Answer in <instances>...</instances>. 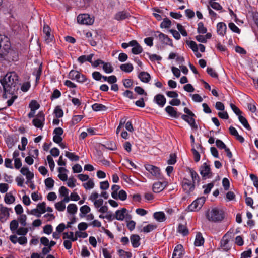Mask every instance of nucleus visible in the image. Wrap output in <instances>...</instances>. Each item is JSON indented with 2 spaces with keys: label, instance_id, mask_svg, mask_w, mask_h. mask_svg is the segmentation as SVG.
Segmentation results:
<instances>
[{
  "label": "nucleus",
  "instance_id": "nucleus-5",
  "mask_svg": "<svg viewBox=\"0 0 258 258\" xmlns=\"http://www.w3.org/2000/svg\"><path fill=\"white\" fill-rule=\"evenodd\" d=\"M205 202V199L201 197L197 199L188 207L189 211H199L203 206Z\"/></svg>",
  "mask_w": 258,
  "mask_h": 258
},
{
  "label": "nucleus",
  "instance_id": "nucleus-62",
  "mask_svg": "<svg viewBox=\"0 0 258 258\" xmlns=\"http://www.w3.org/2000/svg\"><path fill=\"white\" fill-rule=\"evenodd\" d=\"M191 151L194 155L195 161L198 162L200 160L201 156L200 154L194 148H192Z\"/></svg>",
  "mask_w": 258,
  "mask_h": 258
},
{
  "label": "nucleus",
  "instance_id": "nucleus-7",
  "mask_svg": "<svg viewBox=\"0 0 258 258\" xmlns=\"http://www.w3.org/2000/svg\"><path fill=\"white\" fill-rule=\"evenodd\" d=\"M200 170L201 175L205 179L209 178L212 176L213 174L211 171L210 166L206 163H203L201 166Z\"/></svg>",
  "mask_w": 258,
  "mask_h": 258
},
{
  "label": "nucleus",
  "instance_id": "nucleus-44",
  "mask_svg": "<svg viewBox=\"0 0 258 258\" xmlns=\"http://www.w3.org/2000/svg\"><path fill=\"white\" fill-rule=\"evenodd\" d=\"M207 28L204 27L203 22H199L198 24L197 31L199 33L205 34L207 32Z\"/></svg>",
  "mask_w": 258,
  "mask_h": 258
},
{
  "label": "nucleus",
  "instance_id": "nucleus-40",
  "mask_svg": "<svg viewBox=\"0 0 258 258\" xmlns=\"http://www.w3.org/2000/svg\"><path fill=\"white\" fill-rule=\"evenodd\" d=\"M120 187L116 184H114L111 187L112 192L111 193L112 197L114 199H117L118 191L120 189Z\"/></svg>",
  "mask_w": 258,
  "mask_h": 258
},
{
  "label": "nucleus",
  "instance_id": "nucleus-53",
  "mask_svg": "<svg viewBox=\"0 0 258 258\" xmlns=\"http://www.w3.org/2000/svg\"><path fill=\"white\" fill-rule=\"evenodd\" d=\"M118 253L120 256L126 257L127 258H131L132 257V253L130 252L125 251L122 249H119Z\"/></svg>",
  "mask_w": 258,
  "mask_h": 258
},
{
  "label": "nucleus",
  "instance_id": "nucleus-22",
  "mask_svg": "<svg viewBox=\"0 0 258 258\" xmlns=\"http://www.w3.org/2000/svg\"><path fill=\"white\" fill-rule=\"evenodd\" d=\"M131 242L133 247L137 248L140 245V237L138 235L133 234L130 237Z\"/></svg>",
  "mask_w": 258,
  "mask_h": 258
},
{
  "label": "nucleus",
  "instance_id": "nucleus-35",
  "mask_svg": "<svg viewBox=\"0 0 258 258\" xmlns=\"http://www.w3.org/2000/svg\"><path fill=\"white\" fill-rule=\"evenodd\" d=\"M78 207L75 204H70L67 207V212L70 214H75L77 213Z\"/></svg>",
  "mask_w": 258,
  "mask_h": 258
},
{
  "label": "nucleus",
  "instance_id": "nucleus-20",
  "mask_svg": "<svg viewBox=\"0 0 258 258\" xmlns=\"http://www.w3.org/2000/svg\"><path fill=\"white\" fill-rule=\"evenodd\" d=\"M227 27L226 24L223 22H219L217 25V33L222 36H224L226 34Z\"/></svg>",
  "mask_w": 258,
  "mask_h": 258
},
{
  "label": "nucleus",
  "instance_id": "nucleus-27",
  "mask_svg": "<svg viewBox=\"0 0 258 258\" xmlns=\"http://www.w3.org/2000/svg\"><path fill=\"white\" fill-rule=\"evenodd\" d=\"M204 243V239L203 237L202 234L200 232H198L196 236L195 241V245L196 246H200L202 245Z\"/></svg>",
  "mask_w": 258,
  "mask_h": 258
},
{
  "label": "nucleus",
  "instance_id": "nucleus-3",
  "mask_svg": "<svg viewBox=\"0 0 258 258\" xmlns=\"http://www.w3.org/2000/svg\"><path fill=\"white\" fill-rule=\"evenodd\" d=\"M11 47L9 38L3 35H0V57L6 56L9 52Z\"/></svg>",
  "mask_w": 258,
  "mask_h": 258
},
{
  "label": "nucleus",
  "instance_id": "nucleus-57",
  "mask_svg": "<svg viewBox=\"0 0 258 258\" xmlns=\"http://www.w3.org/2000/svg\"><path fill=\"white\" fill-rule=\"evenodd\" d=\"M207 73L213 78H217L218 77V74L212 68H207Z\"/></svg>",
  "mask_w": 258,
  "mask_h": 258
},
{
  "label": "nucleus",
  "instance_id": "nucleus-19",
  "mask_svg": "<svg viewBox=\"0 0 258 258\" xmlns=\"http://www.w3.org/2000/svg\"><path fill=\"white\" fill-rule=\"evenodd\" d=\"M154 101L161 107H163L166 102L164 96L160 94H158L154 97Z\"/></svg>",
  "mask_w": 258,
  "mask_h": 258
},
{
  "label": "nucleus",
  "instance_id": "nucleus-21",
  "mask_svg": "<svg viewBox=\"0 0 258 258\" xmlns=\"http://www.w3.org/2000/svg\"><path fill=\"white\" fill-rule=\"evenodd\" d=\"M7 207L3 206L2 204H0V220L2 221L3 219L8 218L9 217V210Z\"/></svg>",
  "mask_w": 258,
  "mask_h": 258
},
{
  "label": "nucleus",
  "instance_id": "nucleus-46",
  "mask_svg": "<svg viewBox=\"0 0 258 258\" xmlns=\"http://www.w3.org/2000/svg\"><path fill=\"white\" fill-rule=\"evenodd\" d=\"M29 107L31 110H33L36 111L40 107V105L38 103V102L34 100L31 101L29 103Z\"/></svg>",
  "mask_w": 258,
  "mask_h": 258
},
{
  "label": "nucleus",
  "instance_id": "nucleus-32",
  "mask_svg": "<svg viewBox=\"0 0 258 258\" xmlns=\"http://www.w3.org/2000/svg\"><path fill=\"white\" fill-rule=\"evenodd\" d=\"M80 213L79 216L80 217L82 218L84 217L86 214L90 212L91 209L87 205H83L80 207Z\"/></svg>",
  "mask_w": 258,
  "mask_h": 258
},
{
  "label": "nucleus",
  "instance_id": "nucleus-48",
  "mask_svg": "<svg viewBox=\"0 0 258 258\" xmlns=\"http://www.w3.org/2000/svg\"><path fill=\"white\" fill-rule=\"evenodd\" d=\"M229 28L233 32L238 34L240 33V29L233 22H230L228 24Z\"/></svg>",
  "mask_w": 258,
  "mask_h": 258
},
{
  "label": "nucleus",
  "instance_id": "nucleus-1",
  "mask_svg": "<svg viewBox=\"0 0 258 258\" xmlns=\"http://www.w3.org/2000/svg\"><path fill=\"white\" fill-rule=\"evenodd\" d=\"M19 77L16 73L11 72L8 73L1 81L4 93L3 98H7V94L13 95L18 89Z\"/></svg>",
  "mask_w": 258,
  "mask_h": 258
},
{
  "label": "nucleus",
  "instance_id": "nucleus-24",
  "mask_svg": "<svg viewBox=\"0 0 258 258\" xmlns=\"http://www.w3.org/2000/svg\"><path fill=\"white\" fill-rule=\"evenodd\" d=\"M230 239L231 236L229 234H225L221 240V246L225 250L228 249V244Z\"/></svg>",
  "mask_w": 258,
  "mask_h": 258
},
{
  "label": "nucleus",
  "instance_id": "nucleus-61",
  "mask_svg": "<svg viewBox=\"0 0 258 258\" xmlns=\"http://www.w3.org/2000/svg\"><path fill=\"white\" fill-rule=\"evenodd\" d=\"M230 107L233 110V111L239 116V115H241L242 112L234 104L231 103L230 104Z\"/></svg>",
  "mask_w": 258,
  "mask_h": 258
},
{
  "label": "nucleus",
  "instance_id": "nucleus-59",
  "mask_svg": "<svg viewBox=\"0 0 258 258\" xmlns=\"http://www.w3.org/2000/svg\"><path fill=\"white\" fill-rule=\"evenodd\" d=\"M47 160L49 165V167L51 171H53L55 166V163L52 157L50 155L47 156Z\"/></svg>",
  "mask_w": 258,
  "mask_h": 258
},
{
  "label": "nucleus",
  "instance_id": "nucleus-9",
  "mask_svg": "<svg viewBox=\"0 0 258 258\" xmlns=\"http://www.w3.org/2000/svg\"><path fill=\"white\" fill-rule=\"evenodd\" d=\"M77 22L81 24L91 25L94 20L90 18V15L86 14H80L78 16Z\"/></svg>",
  "mask_w": 258,
  "mask_h": 258
},
{
  "label": "nucleus",
  "instance_id": "nucleus-11",
  "mask_svg": "<svg viewBox=\"0 0 258 258\" xmlns=\"http://www.w3.org/2000/svg\"><path fill=\"white\" fill-rule=\"evenodd\" d=\"M154 36L155 37H158L160 40L166 45L173 46L172 39H170L167 35L159 31H156L155 33Z\"/></svg>",
  "mask_w": 258,
  "mask_h": 258
},
{
  "label": "nucleus",
  "instance_id": "nucleus-60",
  "mask_svg": "<svg viewBox=\"0 0 258 258\" xmlns=\"http://www.w3.org/2000/svg\"><path fill=\"white\" fill-rule=\"evenodd\" d=\"M215 143H216V146L219 149H221H221H225L227 147L226 145L224 144V143L222 141H221V140L217 139L216 140Z\"/></svg>",
  "mask_w": 258,
  "mask_h": 258
},
{
  "label": "nucleus",
  "instance_id": "nucleus-13",
  "mask_svg": "<svg viewBox=\"0 0 258 258\" xmlns=\"http://www.w3.org/2000/svg\"><path fill=\"white\" fill-rule=\"evenodd\" d=\"M43 33L46 43L52 42L53 36L51 34V29L47 25H44L43 28Z\"/></svg>",
  "mask_w": 258,
  "mask_h": 258
},
{
  "label": "nucleus",
  "instance_id": "nucleus-34",
  "mask_svg": "<svg viewBox=\"0 0 258 258\" xmlns=\"http://www.w3.org/2000/svg\"><path fill=\"white\" fill-rule=\"evenodd\" d=\"M15 200V197L10 192L7 193L4 198L5 202L7 204L13 203Z\"/></svg>",
  "mask_w": 258,
  "mask_h": 258
},
{
  "label": "nucleus",
  "instance_id": "nucleus-47",
  "mask_svg": "<svg viewBox=\"0 0 258 258\" xmlns=\"http://www.w3.org/2000/svg\"><path fill=\"white\" fill-rule=\"evenodd\" d=\"M171 21L168 18H165L163 20V21L161 23L160 27L161 28H169L171 26Z\"/></svg>",
  "mask_w": 258,
  "mask_h": 258
},
{
  "label": "nucleus",
  "instance_id": "nucleus-33",
  "mask_svg": "<svg viewBox=\"0 0 258 258\" xmlns=\"http://www.w3.org/2000/svg\"><path fill=\"white\" fill-rule=\"evenodd\" d=\"M189 170L192 178V182L195 184H196V182L199 183L200 181V178L197 173L191 168L189 169Z\"/></svg>",
  "mask_w": 258,
  "mask_h": 258
},
{
  "label": "nucleus",
  "instance_id": "nucleus-54",
  "mask_svg": "<svg viewBox=\"0 0 258 258\" xmlns=\"http://www.w3.org/2000/svg\"><path fill=\"white\" fill-rule=\"evenodd\" d=\"M127 198V194L124 190H121L117 194V199H119L121 201H124Z\"/></svg>",
  "mask_w": 258,
  "mask_h": 258
},
{
  "label": "nucleus",
  "instance_id": "nucleus-17",
  "mask_svg": "<svg viewBox=\"0 0 258 258\" xmlns=\"http://www.w3.org/2000/svg\"><path fill=\"white\" fill-rule=\"evenodd\" d=\"M130 13L126 11H119L115 14L114 15V19L117 21L123 20L130 17Z\"/></svg>",
  "mask_w": 258,
  "mask_h": 258
},
{
  "label": "nucleus",
  "instance_id": "nucleus-16",
  "mask_svg": "<svg viewBox=\"0 0 258 258\" xmlns=\"http://www.w3.org/2000/svg\"><path fill=\"white\" fill-rule=\"evenodd\" d=\"M184 250L183 246L181 244H178L174 248L172 258H182Z\"/></svg>",
  "mask_w": 258,
  "mask_h": 258
},
{
  "label": "nucleus",
  "instance_id": "nucleus-12",
  "mask_svg": "<svg viewBox=\"0 0 258 258\" xmlns=\"http://www.w3.org/2000/svg\"><path fill=\"white\" fill-rule=\"evenodd\" d=\"M145 169L153 176L157 177L160 178L161 176L160 173V170L159 168L151 164H145Z\"/></svg>",
  "mask_w": 258,
  "mask_h": 258
},
{
  "label": "nucleus",
  "instance_id": "nucleus-39",
  "mask_svg": "<svg viewBox=\"0 0 258 258\" xmlns=\"http://www.w3.org/2000/svg\"><path fill=\"white\" fill-rule=\"evenodd\" d=\"M18 221L16 220H13L10 224V229L13 233L16 232L18 227Z\"/></svg>",
  "mask_w": 258,
  "mask_h": 258
},
{
  "label": "nucleus",
  "instance_id": "nucleus-31",
  "mask_svg": "<svg viewBox=\"0 0 258 258\" xmlns=\"http://www.w3.org/2000/svg\"><path fill=\"white\" fill-rule=\"evenodd\" d=\"M16 141L17 140H15L14 137L12 136H9L6 139V144L9 149L12 148Z\"/></svg>",
  "mask_w": 258,
  "mask_h": 258
},
{
  "label": "nucleus",
  "instance_id": "nucleus-51",
  "mask_svg": "<svg viewBox=\"0 0 258 258\" xmlns=\"http://www.w3.org/2000/svg\"><path fill=\"white\" fill-rule=\"evenodd\" d=\"M28 232V229L25 227H20L16 231V233L19 235L25 236Z\"/></svg>",
  "mask_w": 258,
  "mask_h": 258
},
{
  "label": "nucleus",
  "instance_id": "nucleus-36",
  "mask_svg": "<svg viewBox=\"0 0 258 258\" xmlns=\"http://www.w3.org/2000/svg\"><path fill=\"white\" fill-rule=\"evenodd\" d=\"M177 231L179 233L182 234L183 236L188 235L189 233L188 230L187 229L186 226L182 224H179Z\"/></svg>",
  "mask_w": 258,
  "mask_h": 258
},
{
  "label": "nucleus",
  "instance_id": "nucleus-2",
  "mask_svg": "<svg viewBox=\"0 0 258 258\" xmlns=\"http://www.w3.org/2000/svg\"><path fill=\"white\" fill-rule=\"evenodd\" d=\"M206 216L209 221L216 223L221 222L224 219L225 214L223 210L214 208L208 210Z\"/></svg>",
  "mask_w": 258,
  "mask_h": 258
},
{
  "label": "nucleus",
  "instance_id": "nucleus-6",
  "mask_svg": "<svg viewBox=\"0 0 258 258\" xmlns=\"http://www.w3.org/2000/svg\"><path fill=\"white\" fill-rule=\"evenodd\" d=\"M46 212V203L43 202L37 205V208L31 210L30 214L34 215L37 217H40L41 215Z\"/></svg>",
  "mask_w": 258,
  "mask_h": 258
},
{
  "label": "nucleus",
  "instance_id": "nucleus-45",
  "mask_svg": "<svg viewBox=\"0 0 258 258\" xmlns=\"http://www.w3.org/2000/svg\"><path fill=\"white\" fill-rule=\"evenodd\" d=\"M143 50L141 46L139 44H138L136 46L133 47V48L132 49V52L134 54L137 55L141 53Z\"/></svg>",
  "mask_w": 258,
  "mask_h": 258
},
{
  "label": "nucleus",
  "instance_id": "nucleus-4",
  "mask_svg": "<svg viewBox=\"0 0 258 258\" xmlns=\"http://www.w3.org/2000/svg\"><path fill=\"white\" fill-rule=\"evenodd\" d=\"M69 78L71 80H76L78 82L83 83L87 81L86 76L79 72L72 70L69 73Z\"/></svg>",
  "mask_w": 258,
  "mask_h": 258
},
{
  "label": "nucleus",
  "instance_id": "nucleus-18",
  "mask_svg": "<svg viewBox=\"0 0 258 258\" xmlns=\"http://www.w3.org/2000/svg\"><path fill=\"white\" fill-rule=\"evenodd\" d=\"M165 111L169 114V115L175 118L179 117L181 113L177 112L176 109L171 106H167L165 108Z\"/></svg>",
  "mask_w": 258,
  "mask_h": 258
},
{
  "label": "nucleus",
  "instance_id": "nucleus-64",
  "mask_svg": "<svg viewBox=\"0 0 258 258\" xmlns=\"http://www.w3.org/2000/svg\"><path fill=\"white\" fill-rule=\"evenodd\" d=\"M252 251L251 249L243 252L241 254L240 258H249L251 256Z\"/></svg>",
  "mask_w": 258,
  "mask_h": 258
},
{
  "label": "nucleus",
  "instance_id": "nucleus-8",
  "mask_svg": "<svg viewBox=\"0 0 258 258\" xmlns=\"http://www.w3.org/2000/svg\"><path fill=\"white\" fill-rule=\"evenodd\" d=\"M44 114L42 111H40L36 115V117L32 120V123L37 128H42L44 124Z\"/></svg>",
  "mask_w": 258,
  "mask_h": 258
},
{
  "label": "nucleus",
  "instance_id": "nucleus-63",
  "mask_svg": "<svg viewBox=\"0 0 258 258\" xmlns=\"http://www.w3.org/2000/svg\"><path fill=\"white\" fill-rule=\"evenodd\" d=\"M250 178L253 181L254 187L258 189V177L257 176L253 174H250Z\"/></svg>",
  "mask_w": 258,
  "mask_h": 258
},
{
  "label": "nucleus",
  "instance_id": "nucleus-58",
  "mask_svg": "<svg viewBox=\"0 0 258 258\" xmlns=\"http://www.w3.org/2000/svg\"><path fill=\"white\" fill-rule=\"evenodd\" d=\"M209 4L211 7L216 10H220L222 9V6L218 3L210 1Z\"/></svg>",
  "mask_w": 258,
  "mask_h": 258
},
{
  "label": "nucleus",
  "instance_id": "nucleus-10",
  "mask_svg": "<svg viewBox=\"0 0 258 258\" xmlns=\"http://www.w3.org/2000/svg\"><path fill=\"white\" fill-rule=\"evenodd\" d=\"M182 186L184 191L189 194L194 191L195 184L189 179L184 178L182 181Z\"/></svg>",
  "mask_w": 258,
  "mask_h": 258
},
{
  "label": "nucleus",
  "instance_id": "nucleus-14",
  "mask_svg": "<svg viewBox=\"0 0 258 258\" xmlns=\"http://www.w3.org/2000/svg\"><path fill=\"white\" fill-rule=\"evenodd\" d=\"M168 185L166 181H158L155 182L152 187L153 191L155 193H159L162 191Z\"/></svg>",
  "mask_w": 258,
  "mask_h": 258
},
{
  "label": "nucleus",
  "instance_id": "nucleus-52",
  "mask_svg": "<svg viewBox=\"0 0 258 258\" xmlns=\"http://www.w3.org/2000/svg\"><path fill=\"white\" fill-rule=\"evenodd\" d=\"M42 73V66L40 65L38 68L35 70L33 74L36 76V81L39 80Z\"/></svg>",
  "mask_w": 258,
  "mask_h": 258
},
{
  "label": "nucleus",
  "instance_id": "nucleus-28",
  "mask_svg": "<svg viewBox=\"0 0 258 258\" xmlns=\"http://www.w3.org/2000/svg\"><path fill=\"white\" fill-rule=\"evenodd\" d=\"M58 171L59 173L58 175L59 178L63 181H66L68 179V176L66 173H62V172H68V170L63 167H59Z\"/></svg>",
  "mask_w": 258,
  "mask_h": 258
},
{
  "label": "nucleus",
  "instance_id": "nucleus-23",
  "mask_svg": "<svg viewBox=\"0 0 258 258\" xmlns=\"http://www.w3.org/2000/svg\"><path fill=\"white\" fill-rule=\"evenodd\" d=\"M127 211L126 209L123 208L115 212V217L117 220L123 221L125 218V214Z\"/></svg>",
  "mask_w": 258,
  "mask_h": 258
},
{
  "label": "nucleus",
  "instance_id": "nucleus-55",
  "mask_svg": "<svg viewBox=\"0 0 258 258\" xmlns=\"http://www.w3.org/2000/svg\"><path fill=\"white\" fill-rule=\"evenodd\" d=\"M187 44L189 45V47L192 49L194 52H197L198 47L196 43L194 41H187Z\"/></svg>",
  "mask_w": 258,
  "mask_h": 258
},
{
  "label": "nucleus",
  "instance_id": "nucleus-42",
  "mask_svg": "<svg viewBox=\"0 0 258 258\" xmlns=\"http://www.w3.org/2000/svg\"><path fill=\"white\" fill-rule=\"evenodd\" d=\"M65 155L71 161H77L79 160V157L76 155L74 153L66 151Z\"/></svg>",
  "mask_w": 258,
  "mask_h": 258
},
{
  "label": "nucleus",
  "instance_id": "nucleus-43",
  "mask_svg": "<svg viewBox=\"0 0 258 258\" xmlns=\"http://www.w3.org/2000/svg\"><path fill=\"white\" fill-rule=\"evenodd\" d=\"M157 227L156 225L150 224L143 227V231L145 233H149L156 229Z\"/></svg>",
  "mask_w": 258,
  "mask_h": 258
},
{
  "label": "nucleus",
  "instance_id": "nucleus-29",
  "mask_svg": "<svg viewBox=\"0 0 258 258\" xmlns=\"http://www.w3.org/2000/svg\"><path fill=\"white\" fill-rule=\"evenodd\" d=\"M120 69L122 71L126 73H130L133 70L134 67L132 64L130 63H127L120 65Z\"/></svg>",
  "mask_w": 258,
  "mask_h": 258
},
{
  "label": "nucleus",
  "instance_id": "nucleus-56",
  "mask_svg": "<svg viewBox=\"0 0 258 258\" xmlns=\"http://www.w3.org/2000/svg\"><path fill=\"white\" fill-rule=\"evenodd\" d=\"M27 216L25 214H22L18 218V220L20 224L23 226H26L27 225L26 223Z\"/></svg>",
  "mask_w": 258,
  "mask_h": 258
},
{
  "label": "nucleus",
  "instance_id": "nucleus-30",
  "mask_svg": "<svg viewBox=\"0 0 258 258\" xmlns=\"http://www.w3.org/2000/svg\"><path fill=\"white\" fill-rule=\"evenodd\" d=\"M92 108L95 111H106L107 107L102 104L95 103L92 105Z\"/></svg>",
  "mask_w": 258,
  "mask_h": 258
},
{
  "label": "nucleus",
  "instance_id": "nucleus-41",
  "mask_svg": "<svg viewBox=\"0 0 258 258\" xmlns=\"http://www.w3.org/2000/svg\"><path fill=\"white\" fill-rule=\"evenodd\" d=\"M53 113L57 118H61L63 115V111L60 106L55 107Z\"/></svg>",
  "mask_w": 258,
  "mask_h": 258
},
{
  "label": "nucleus",
  "instance_id": "nucleus-50",
  "mask_svg": "<svg viewBox=\"0 0 258 258\" xmlns=\"http://www.w3.org/2000/svg\"><path fill=\"white\" fill-rule=\"evenodd\" d=\"M55 208L60 212L64 211L66 209V205L64 203H63L62 201H60L56 203L55 204Z\"/></svg>",
  "mask_w": 258,
  "mask_h": 258
},
{
  "label": "nucleus",
  "instance_id": "nucleus-37",
  "mask_svg": "<svg viewBox=\"0 0 258 258\" xmlns=\"http://www.w3.org/2000/svg\"><path fill=\"white\" fill-rule=\"evenodd\" d=\"M238 119L241 123L244 126V127L248 130H251V127L249 125L247 120L243 116L239 115Z\"/></svg>",
  "mask_w": 258,
  "mask_h": 258
},
{
  "label": "nucleus",
  "instance_id": "nucleus-15",
  "mask_svg": "<svg viewBox=\"0 0 258 258\" xmlns=\"http://www.w3.org/2000/svg\"><path fill=\"white\" fill-rule=\"evenodd\" d=\"M181 118L187 122L192 129L196 130L198 129V125L196 124L194 117H190L187 115L183 114L181 115Z\"/></svg>",
  "mask_w": 258,
  "mask_h": 258
},
{
  "label": "nucleus",
  "instance_id": "nucleus-38",
  "mask_svg": "<svg viewBox=\"0 0 258 258\" xmlns=\"http://www.w3.org/2000/svg\"><path fill=\"white\" fill-rule=\"evenodd\" d=\"M103 70L106 73H111L113 71V68L109 62H105L103 63Z\"/></svg>",
  "mask_w": 258,
  "mask_h": 258
},
{
  "label": "nucleus",
  "instance_id": "nucleus-49",
  "mask_svg": "<svg viewBox=\"0 0 258 258\" xmlns=\"http://www.w3.org/2000/svg\"><path fill=\"white\" fill-rule=\"evenodd\" d=\"M45 184L46 187L49 189L52 188L54 186V180L51 178H46L45 181Z\"/></svg>",
  "mask_w": 258,
  "mask_h": 258
},
{
  "label": "nucleus",
  "instance_id": "nucleus-26",
  "mask_svg": "<svg viewBox=\"0 0 258 258\" xmlns=\"http://www.w3.org/2000/svg\"><path fill=\"white\" fill-rule=\"evenodd\" d=\"M138 77L141 81L144 83L149 82L151 78L150 74L148 73L145 72H141L139 74Z\"/></svg>",
  "mask_w": 258,
  "mask_h": 258
},
{
  "label": "nucleus",
  "instance_id": "nucleus-25",
  "mask_svg": "<svg viewBox=\"0 0 258 258\" xmlns=\"http://www.w3.org/2000/svg\"><path fill=\"white\" fill-rule=\"evenodd\" d=\"M154 218L158 222H162L166 220V216L163 212H156L154 213Z\"/></svg>",
  "mask_w": 258,
  "mask_h": 258
}]
</instances>
